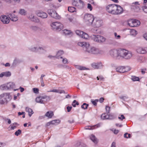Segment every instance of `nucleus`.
Here are the masks:
<instances>
[{
  "mask_svg": "<svg viewBox=\"0 0 147 147\" xmlns=\"http://www.w3.org/2000/svg\"><path fill=\"white\" fill-rule=\"evenodd\" d=\"M19 61L18 59H15L13 62L12 65L13 66H15L17 63H19Z\"/></svg>",
  "mask_w": 147,
  "mask_h": 147,
  "instance_id": "obj_46",
  "label": "nucleus"
},
{
  "mask_svg": "<svg viewBox=\"0 0 147 147\" xmlns=\"http://www.w3.org/2000/svg\"><path fill=\"white\" fill-rule=\"evenodd\" d=\"M53 115V113L52 111H48L45 115V116L49 118H51Z\"/></svg>",
  "mask_w": 147,
  "mask_h": 147,
  "instance_id": "obj_35",
  "label": "nucleus"
},
{
  "mask_svg": "<svg viewBox=\"0 0 147 147\" xmlns=\"http://www.w3.org/2000/svg\"><path fill=\"white\" fill-rule=\"evenodd\" d=\"M109 53L111 57L115 59H118V49H111Z\"/></svg>",
  "mask_w": 147,
  "mask_h": 147,
  "instance_id": "obj_12",
  "label": "nucleus"
},
{
  "mask_svg": "<svg viewBox=\"0 0 147 147\" xmlns=\"http://www.w3.org/2000/svg\"><path fill=\"white\" fill-rule=\"evenodd\" d=\"M90 37L92 40L98 43H103L106 40V38L105 37L101 35H93Z\"/></svg>",
  "mask_w": 147,
  "mask_h": 147,
  "instance_id": "obj_5",
  "label": "nucleus"
},
{
  "mask_svg": "<svg viewBox=\"0 0 147 147\" xmlns=\"http://www.w3.org/2000/svg\"><path fill=\"white\" fill-rule=\"evenodd\" d=\"M62 59V62L63 64H66L67 63V59L63 58Z\"/></svg>",
  "mask_w": 147,
  "mask_h": 147,
  "instance_id": "obj_54",
  "label": "nucleus"
},
{
  "mask_svg": "<svg viewBox=\"0 0 147 147\" xmlns=\"http://www.w3.org/2000/svg\"><path fill=\"white\" fill-rule=\"evenodd\" d=\"M111 130L112 131H113L114 134H117L119 132V130L116 129H114L113 131V130Z\"/></svg>",
  "mask_w": 147,
  "mask_h": 147,
  "instance_id": "obj_62",
  "label": "nucleus"
},
{
  "mask_svg": "<svg viewBox=\"0 0 147 147\" xmlns=\"http://www.w3.org/2000/svg\"><path fill=\"white\" fill-rule=\"evenodd\" d=\"M132 53L130 51L124 49H118V59L122 58L129 59L132 57Z\"/></svg>",
  "mask_w": 147,
  "mask_h": 147,
  "instance_id": "obj_1",
  "label": "nucleus"
},
{
  "mask_svg": "<svg viewBox=\"0 0 147 147\" xmlns=\"http://www.w3.org/2000/svg\"><path fill=\"white\" fill-rule=\"evenodd\" d=\"M51 26L53 29L59 31L61 30L63 27V25L58 22H53L51 24Z\"/></svg>",
  "mask_w": 147,
  "mask_h": 147,
  "instance_id": "obj_6",
  "label": "nucleus"
},
{
  "mask_svg": "<svg viewBox=\"0 0 147 147\" xmlns=\"http://www.w3.org/2000/svg\"><path fill=\"white\" fill-rule=\"evenodd\" d=\"M26 111L28 113V115L30 117H31L32 115L33 114L32 110L29 107H26Z\"/></svg>",
  "mask_w": 147,
  "mask_h": 147,
  "instance_id": "obj_34",
  "label": "nucleus"
},
{
  "mask_svg": "<svg viewBox=\"0 0 147 147\" xmlns=\"http://www.w3.org/2000/svg\"><path fill=\"white\" fill-rule=\"evenodd\" d=\"M124 73L127 72L131 69V67L129 66H124Z\"/></svg>",
  "mask_w": 147,
  "mask_h": 147,
  "instance_id": "obj_42",
  "label": "nucleus"
},
{
  "mask_svg": "<svg viewBox=\"0 0 147 147\" xmlns=\"http://www.w3.org/2000/svg\"><path fill=\"white\" fill-rule=\"evenodd\" d=\"M116 4H111L107 5L106 7V10L109 13L113 14V12L115 9Z\"/></svg>",
  "mask_w": 147,
  "mask_h": 147,
  "instance_id": "obj_15",
  "label": "nucleus"
},
{
  "mask_svg": "<svg viewBox=\"0 0 147 147\" xmlns=\"http://www.w3.org/2000/svg\"><path fill=\"white\" fill-rule=\"evenodd\" d=\"M102 21L97 18H94V20L91 26L99 27H100L102 24Z\"/></svg>",
  "mask_w": 147,
  "mask_h": 147,
  "instance_id": "obj_13",
  "label": "nucleus"
},
{
  "mask_svg": "<svg viewBox=\"0 0 147 147\" xmlns=\"http://www.w3.org/2000/svg\"><path fill=\"white\" fill-rule=\"evenodd\" d=\"M19 13L22 15H25L26 14V11L23 9H20Z\"/></svg>",
  "mask_w": 147,
  "mask_h": 147,
  "instance_id": "obj_38",
  "label": "nucleus"
},
{
  "mask_svg": "<svg viewBox=\"0 0 147 147\" xmlns=\"http://www.w3.org/2000/svg\"><path fill=\"white\" fill-rule=\"evenodd\" d=\"M73 4L80 9L82 8L84 5V2L81 0H74Z\"/></svg>",
  "mask_w": 147,
  "mask_h": 147,
  "instance_id": "obj_10",
  "label": "nucleus"
},
{
  "mask_svg": "<svg viewBox=\"0 0 147 147\" xmlns=\"http://www.w3.org/2000/svg\"><path fill=\"white\" fill-rule=\"evenodd\" d=\"M119 98L125 100H127L128 97L127 96H121L119 97Z\"/></svg>",
  "mask_w": 147,
  "mask_h": 147,
  "instance_id": "obj_50",
  "label": "nucleus"
},
{
  "mask_svg": "<svg viewBox=\"0 0 147 147\" xmlns=\"http://www.w3.org/2000/svg\"><path fill=\"white\" fill-rule=\"evenodd\" d=\"M11 75V73L10 71H6L1 73L0 74V78H2L3 76L9 77Z\"/></svg>",
  "mask_w": 147,
  "mask_h": 147,
  "instance_id": "obj_24",
  "label": "nucleus"
},
{
  "mask_svg": "<svg viewBox=\"0 0 147 147\" xmlns=\"http://www.w3.org/2000/svg\"><path fill=\"white\" fill-rule=\"evenodd\" d=\"M21 132L22 131L21 130L18 129L15 132V135L17 136H18L21 134Z\"/></svg>",
  "mask_w": 147,
  "mask_h": 147,
  "instance_id": "obj_49",
  "label": "nucleus"
},
{
  "mask_svg": "<svg viewBox=\"0 0 147 147\" xmlns=\"http://www.w3.org/2000/svg\"><path fill=\"white\" fill-rule=\"evenodd\" d=\"M100 126V123L93 126H87L85 127V129H86L92 130L95 128L99 127Z\"/></svg>",
  "mask_w": 147,
  "mask_h": 147,
  "instance_id": "obj_23",
  "label": "nucleus"
},
{
  "mask_svg": "<svg viewBox=\"0 0 147 147\" xmlns=\"http://www.w3.org/2000/svg\"><path fill=\"white\" fill-rule=\"evenodd\" d=\"M110 107L108 106H106V110L107 113H109L110 110Z\"/></svg>",
  "mask_w": 147,
  "mask_h": 147,
  "instance_id": "obj_56",
  "label": "nucleus"
},
{
  "mask_svg": "<svg viewBox=\"0 0 147 147\" xmlns=\"http://www.w3.org/2000/svg\"><path fill=\"white\" fill-rule=\"evenodd\" d=\"M72 107L71 106H68L67 107V109L68 112H69L70 111L71 109H72Z\"/></svg>",
  "mask_w": 147,
  "mask_h": 147,
  "instance_id": "obj_61",
  "label": "nucleus"
},
{
  "mask_svg": "<svg viewBox=\"0 0 147 147\" xmlns=\"http://www.w3.org/2000/svg\"><path fill=\"white\" fill-rule=\"evenodd\" d=\"M140 22L138 20H134L133 27H136L140 25Z\"/></svg>",
  "mask_w": 147,
  "mask_h": 147,
  "instance_id": "obj_37",
  "label": "nucleus"
},
{
  "mask_svg": "<svg viewBox=\"0 0 147 147\" xmlns=\"http://www.w3.org/2000/svg\"><path fill=\"white\" fill-rule=\"evenodd\" d=\"M136 52L140 54H144L147 53V47H138L136 49Z\"/></svg>",
  "mask_w": 147,
  "mask_h": 147,
  "instance_id": "obj_17",
  "label": "nucleus"
},
{
  "mask_svg": "<svg viewBox=\"0 0 147 147\" xmlns=\"http://www.w3.org/2000/svg\"><path fill=\"white\" fill-rule=\"evenodd\" d=\"M3 1L8 4H10L11 3V0H3Z\"/></svg>",
  "mask_w": 147,
  "mask_h": 147,
  "instance_id": "obj_59",
  "label": "nucleus"
},
{
  "mask_svg": "<svg viewBox=\"0 0 147 147\" xmlns=\"http://www.w3.org/2000/svg\"><path fill=\"white\" fill-rule=\"evenodd\" d=\"M76 33L77 35L84 38L87 39L89 37L87 34L80 30H76Z\"/></svg>",
  "mask_w": 147,
  "mask_h": 147,
  "instance_id": "obj_14",
  "label": "nucleus"
},
{
  "mask_svg": "<svg viewBox=\"0 0 147 147\" xmlns=\"http://www.w3.org/2000/svg\"><path fill=\"white\" fill-rule=\"evenodd\" d=\"M94 16L90 14H86L84 15L83 20L85 23L88 26H91L94 20Z\"/></svg>",
  "mask_w": 147,
  "mask_h": 147,
  "instance_id": "obj_3",
  "label": "nucleus"
},
{
  "mask_svg": "<svg viewBox=\"0 0 147 147\" xmlns=\"http://www.w3.org/2000/svg\"><path fill=\"white\" fill-rule=\"evenodd\" d=\"M48 57L49 59H51L55 58H56V56H53L51 55H49L48 56Z\"/></svg>",
  "mask_w": 147,
  "mask_h": 147,
  "instance_id": "obj_64",
  "label": "nucleus"
},
{
  "mask_svg": "<svg viewBox=\"0 0 147 147\" xmlns=\"http://www.w3.org/2000/svg\"><path fill=\"white\" fill-rule=\"evenodd\" d=\"M92 103L94 105H96V103L98 101V100H94L91 101Z\"/></svg>",
  "mask_w": 147,
  "mask_h": 147,
  "instance_id": "obj_60",
  "label": "nucleus"
},
{
  "mask_svg": "<svg viewBox=\"0 0 147 147\" xmlns=\"http://www.w3.org/2000/svg\"><path fill=\"white\" fill-rule=\"evenodd\" d=\"M89 43H86L84 42H79L78 43V45L79 46L84 48V49H86L87 45Z\"/></svg>",
  "mask_w": 147,
  "mask_h": 147,
  "instance_id": "obj_30",
  "label": "nucleus"
},
{
  "mask_svg": "<svg viewBox=\"0 0 147 147\" xmlns=\"http://www.w3.org/2000/svg\"><path fill=\"white\" fill-rule=\"evenodd\" d=\"M51 122V124L57 125L59 123L60 121L59 120H53Z\"/></svg>",
  "mask_w": 147,
  "mask_h": 147,
  "instance_id": "obj_40",
  "label": "nucleus"
},
{
  "mask_svg": "<svg viewBox=\"0 0 147 147\" xmlns=\"http://www.w3.org/2000/svg\"><path fill=\"white\" fill-rule=\"evenodd\" d=\"M76 105H79V103L76 100H74L73 101L72 105L73 107H76Z\"/></svg>",
  "mask_w": 147,
  "mask_h": 147,
  "instance_id": "obj_48",
  "label": "nucleus"
},
{
  "mask_svg": "<svg viewBox=\"0 0 147 147\" xmlns=\"http://www.w3.org/2000/svg\"><path fill=\"white\" fill-rule=\"evenodd\" d=\"M34 92L36 94H38V93L39 90L38 88H34L33 89Z\"/></svg>",
  "mask_w": 147,
  "mask_h": 147,
  "instance_id": "obj_53",
  "label": "nucleus"
},
{
  "mask_svg": "<svg viewBox=\"0 0 147 147\" xmlns=\"http://www.w3.org/2000/svg\"><path fill=\"white\" fill-rule=\"evenodd\" d=\"M115 8L114 9L113 14V15H117L120 14L123 12V8L120 5L116 4Z\"/></svg>",
  "mask_w": 147,
  "mask_h": 147,
  "instance_id": "obj_9",
  "label": "nucleus"
},
{
  "mask_svg": "<svg viewBox=\"0 0 147 147\" xmlns=\"http://www.w3.org/2000/svg\"><path fill=\"white\" fill-rule=\"evenodd\" d=\"M114 34L115 37L117 39H119L121 37L119 35H117V34L116 33H114Z\"/></svg>",
  "mask_w": 147,
  "mask_h": 147,
  "instance_id": "obj_57",
  "label": "nucleus"
},
{
  "mask_svg": "<svg viewBox=\"0 0 147 147\" xmlns=\"http://www.w3.org/2000/svg\"><path fill=\"white\" fill-rule=\"evenodd\" d=\"M7 16L5 15H2L0 18L1 22L4 24H8L10 22L9 19Z\"/></svg>",
  "mask_w": 147,
  "mask_h": 147,
  "instance_id": "obj_20",
  "label": "nucleus"
},
{
  "mask_svg": "<svg viewBox=\"0 0 147 147\" xmlns=\"http://www.w3.org/2000/svg\"><path fill=\"white\" fill-rule=\"evenodd\" d=\"M137 61L140 63H142L145 61V58L142 56H139L137 57Z\"/></svg>",
  "mask_w": 147,
  "mask_h": 147,
  "instance_id": "obj_32",
  "label": "nucleus"
},
{
  "mask_svg": "<svg viewBox=\"0 0 147 147\" xmlns=\"http://www.w3.org/2000/svg\"><path fill=\"white\" fill-rule=\"evenodd\" d=\"M68 11L71 12H75L76 9L75 7H68Z\"/></svg>",
  "mask_w": 147,
  "mask_h": 147,
  "instance_id": "obj_41",
  "label": "nucleus"
},
{
  "mask_svg": "<svg viewBox=\"0 0 147 147\" xmlns=\"http://www.w3.org/2000/svg\"><path fill=\"white\" fill-rule=\"evenodd\" d=\"M85 51L90 54H97L100 53V51L98 48L93 47H90L89 43L87 45Z\"/></svg>",
  "mask_w": 147,
  "mask_h": 147,
  "instance_id": "obj_2",
  "label": "nucleus"
},
{
  "mask_svg": "<svg viewBox=\"0 0 147 147\" xmlns=\"http://www.w3.org/2000/svg\"><path fill=\"white\" fill-rule=\"evenodd\" d=\"M90 139L94 143H96L98 142V140L97 138H96L95 136L94 135L92 134L90 136Z\"/></svg>",
  "mask_w": 147,
  "mask_h": 147,
  "instance_id": "obj_33",
  "label": "nucleus"
},
{
  "mask_svg": "<svg viewBox=\"0 0 147 147\" xmlns=\"http://www.w3.org/2000/svg\"><path fill=\"white\" fill-rule=\"evenodd\" d=\"M134 20H129L128 22V24L129 26L131 27H133Z\"/></svg>",
  "mask_w": 147,
  "mask_h": 147,
  "instance_id": "obj_44",
  "label": "nucleus"
},
{
  "mask_svg": "<svg viewBox=\"0 0 147 147\" xmlns=\"http://www.w3.org/2000/svg\"><path fill=\"white\" fill-rule=\"evenodd\" d=\"M118 119H120L121 120H123V119H125V117L123 115H121L120 117H118Z\"/></svg>",
  "mask_w": 147,
  "mask_h": 147,
  "instance_id": "obj_58",
  "label": "nucleus"
},
{
  "mask_svg": "<svg viewBox=\"0 0 147 147\" xmlns=\"http://www.w3.org/2000/svg\"><path fill=\"white\" fill-rule=\"evenodd\" d=\"M15 87V84L13 82H9L4 85H2L0 86L1 88L3 90H8L14 88Z\"/></svg>",
  "mask_w": 147,
  "mask_h": 147,
  "instance_id": "obj_8",
  "label": "nucleus"
},
{
  "mask_svg": "<svg viewBox=\"0 0 147 147\" xmlns=\"http://www.w3.org/2000/svg\"><path fill=\"white\" fill-rule=\"evenodd\" d=\"M75 66L76 68L80 70L88 69L86 68L85 67L81 66L79 65H75Z\"/></svg>",
  "mask_w": 147,
  "mask_h": 147,
  "instance_id": "obj_36",
  "label": "nucleus"
},
{
  "mask_svg": "<svg viewBox=\"0 0 147 147\" xmlns=\"http://www.w3.org/2000/svg\"><path fill=\"white\" fill-rule=\"evenodd\" d=\"M8 16L12 21L16 22L18 20V16L12 13H9L8 15Z\"/></svg>",
  "mask_w": 147,
  "mask_h": 147,
  "instance_id": "obj_19",
  "label": "nucleus"
},
{
  "mask_svg": "<svg viewBox=\"0 0 147 147\" xmlns=\"http://www.w3.org/2000/svg\"><path fill=\"white\" fill-rule=\"evenodd\" d=\"M131 79L134 81H139V77L135 76H132L131 77Z\"/></svg>",
  "mask_w": 147,
  "mask_h": 147,
  "instance_id": "obj_43",
  "label": "nucleus"
},
{
  "mask_svg": "<svg viewBox=\"0 0 147 147\" xmlns=\"http://www.w3.org/2000/svg\"><path fill=\"white\" fill-rule=\"evenodd\" d=\"M130 34L132 35L135 36L137 33L136 31L135 30L132 29L130 30Z\"/></svg>",
  "mask_w": 147,
  "mask_h": 147,
  "instance_id": "obj_45",
  "label": "nucleus"
},
{
  "mask_svg": "<svg viewBox=\"0 0 147 147\" xmlns=\"http://www.w3.org/2000/svg\"><path fill=\"white\" fill-rule=\"evenodd\" d=\"M124 68L123 66H119L116 69V70L117 72L120 73H124Z\"/></svg>",
  "mask_w": 147,
  "mask_h": 147,
  "instance_id": "obj_31",
  "label": "nucleus"
},
{
  "mask_svg": "<svg viewBox=\"0 0 147 147\" xmlns=\"http://www.w3.org/2000/svg\"><path fill=\"white\" fill-rule=\"evenodd\" d=\"M48 13L52 17L58 19L59 18V16L57 12L51 9H49L48 10Z\"/></svg>",
  "mask_w": 147,
  "mask_h": 147,
  "instance_id": "obj_16",
  "label": "nucleus"
},
{
  "mask_svg": "<svg viewBox=\"0 0 147 147\" xmlns=\"http://www.w3.org/2000/svg\"><path fill=\"white\" fill-rule=\"evenodd\" d=\"M2 94L4 96L3 99L5 100V102L9 101L10 99L11 96L9 93H4Z\"/></svg>",
  "mask_w": 147,
  "mask_h": 147,
  "instance_id": "obj_25",
  "label": "nucleus"
},
{
  "mask_svg": "<svg viewBox=\"0 0 147 147\" xmlns=\"http://www.w3.org/2000/svg\"><path fill=\"white\" fill-rule=\"evenodd\" d=\"M101 118L103 120L106 119H112L114 118V117L111 115H108L105 113L103 114L101 116Z\"/></svg>",
  "mask_w": 147,
  "mask_h": 147,
  "instance_id": "obj_22",
  "label": "nucleus"
},
{
  "mask_svg": "<svg viewBox=\"0 0 147 147\" xmlns=\"http://www.w3.org/2000/svg\"><path fill=\"white\" fill-rule=\"evenodd\" d=\"M47 98L49 97L46 95L40 96L36 98V101L40 104H45L47 100Z\"/></svg>",
  "mask_w": 147,
  "mask_h": 147,
  "instance_id": "obj_7",
  "label": "nucleus"
},
{
  "mask_svg": "<svg viewBox=\"0 0 147 147\" xmlns=\"http://www.w3.org/2000/svg\"><path fill=\"white\" fill-rule=\"evenodd\" d=\"M30 30L33 32H36L39 30L40 29V28L38 27L32 25H31L29 27Z\"/></svg>",
  "mask_w": 147,
  "mask_h": 147,
  "instance_id": "obj_28",
  "label": "nucleus"
},
{
  "mask_svg": "<svg viewBox=\"0 0 147 147\" xmlns=\"http://www.w3.org/2000/svg\"><path fill=\"white\" fill-rule=\"evenodd\" d=\"M3 97V94H1L0 95V104H3L5 102Z\"/></svg>",
  "mask_w": 147,
  "mask_h": 147,
  "instance_id": "obj_39",
  "label": "nucleus"
},
{
  "mask_svg": "<svg viewBox=\"0 0 147 147\" xmlns=\"http://www.w3.org/2000/svg\"><path fill=\"white\" fill-rule=\"evenodd\" d=\"M86 146L85 144H81L78 146H77V147H86Z\"/></svg>",
  "mask_w": 147,
  "mask_h": 147,
  "instance_id": "obj_63",
  "label": "nucleus"
},
{
  "mask_svg": "<svg viewBox=\"0 0 147 147\" xmlns=\"http://www.w3.org/2000/svg\"><path fill=\"white\" fill-rule=\"evenodd\" d=\"M87 7L90 11H92V7L90 3L88 4Z\"/></svg>",
  "mask_w": 147,
  "mask_h": 147,
  "instance_id": "obj_52",
  "label": "nucleus"
},
{
  "mask_svg": "<svg viewBox=\"0 0 147 147\" xmlns=\"http://www.w3.org/2000/svg\"><path fill=\"white\" fill-rule=\"evenodd\" d=\"M29 49L31 51L34 52H39L40 53H44L46 51L44 47L32 46L29 47Z\"/></svg>",
  "mask_w": 147,
  "mask_h": 147,
  "instance_id": "obj_4",
  "label": "nucleus"
},
{
  "mask_svg": "<svg viewBox=\"0 0 147 147\" xmlns=\"http://www.w3.org/2000/svg\"><path fill=\"white\" fill-rule=\"evenodd\" d=\"M62 32L63 33L65 36H71L73 35V33L70 30L67 29L64 30L62 31Z\"/></svg>",
  "mask_w": 147,
  "mask_h": 147,
  "instance_id": "obj_26",
  "label": "nucleus"
},
{
  "mask_svg": "<svg viewBox=\"0 0 147 147\" xmlns=\"http://www.w3.org/2000/svg\"><path fill=\"white\" fill-rule=\"evenodd\" d=\"M28 18L30 20L35 22H37L38 20L37 18L35 17L34 14L32 13H29L28 16Z\"/></svg>",
  "mask_w": 147,
  "mask_h": 147,
  "instance_id": "obj_21",
  "label": "nucleus"
},
{
  "mask_svg": "<svg viewBox=\"0 0 147 147\" xmlns=\"http://www.w3.org/2000/svg\"><path fill=\"white\" fill-rule=\"evenodd\" d=\"M101 63H93L92 64V66L93 68L95 69L100 68L102 66Z\"/></svg>",
  "mask_w": 147,
  "mask_h": 147,
  "instance_id": "obj_27",
  "label": "nucleus"
},
{
  "mask_svg": "<svg viewBox=\"0 0 147 147\" xmlns=\"http://www.w3.org/2000/svg\"><path fill=\"white\" fill-rule=\"evenodd\" d=\"M36 15L42 19H45L48 17V15L47 13L41 11H38L36 13Z\"/></svg>",
  "mask_w": 147,
  "mask_h": 147,
  "instance_id": "obj_18",
  "label": "nucleus"
},
{
  "mask_svg": "<svg viewBox=\"0 0 147 147\" xmlns=\"http://www.w3.org/2000/svg\"><path fill=\"white\" fill-rule=\"evenodd\" d=\"M64 53L63 51L60 50L58 51L56 55V58L58 59H63V57L61 56Z\"/></svg>",
  "mask_w": 147,
  "mask_h": 147,
  "instance_id": "obj_29",
  "label": "nucleus"
},
{
  "mask_svg": "<svg viewBox=\"0 0 147 147\" xmlns=\"http://www.w3.org/2000/svg\"><path fill=\"white\" fill-rule=\"evenodd\" d=\"M140 5L138 2H135L133 3L131 6V8L132 10L136 12H139L140 11V8L139 5Z\"/></svg>",
  "mask_w": 147,
  "mask_h": 147,
  "instance_id": "obj_11",
  "label": "nucleus"
},
{
  "mask_svg": "<svg viewBox=\"0 0 147 147\" xmlns=\"http://www.w3.org/2000/svg\"><path fill=\"white\" fill-rule=\"evenodd\" d=\"M142 9L143 11L145 13H147V5L143 7Z\"/></svg>",
  "mask_w": 147,
  "mask_h": 147,
  "instance_id": "obj_51",
  "label": "nucleus"
},
{
  "mask_svg": "<svg viewBox=\"0 0 147 147\" xmlns=\"http://www.w3.org/2000/svg\"><path fill=\"white\" fill-rule=\"evenodd\" d=\"M58 93H59L60 94L61 93H64V94H66V93H65V91L62 90H58Z\"/></svg>",
  "mask_w": 147,
  "mask_h": 147,
  "instance_id": "obj_55",
  "label": "nucleus"
},
{
  "mask_svg": "<svg viewBox=\"0 0 147 147\" xmlns=\"http://www.w3.org/2000/svg\"><path fill=\"white\" fill-rule=\"evenodd\" d=\"M88 104L86 103H84L81 106V108L84 109H87L88 106Z\"/></svg>",
  "mask_w": 147,
  "mask_h": 147,
  "instance_id": "obj_47",
  "label": "nucleus"
}]
</instances>
